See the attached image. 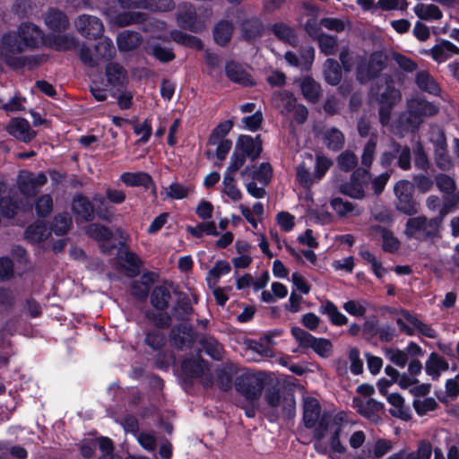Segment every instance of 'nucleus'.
<instances>
[{
    "mask_svg": "<svg viewBox=\"0 0 459 459\" xmlns=\"http://www.w3.org/2000/svg\"><path fill=\"white\" fill-rule=\"evenodd\" d=\"M243 37L247 40L262 36L263 24L260 20L254 18L245 21L241 26Z\"/></svg>",
    "mask_w": 459,
    "mask_h": 459,
    "instance_id": "nucleus-53",
    "label": "nucleus"
},
{
    "mask_svg": "<svg viewBox=\"0 0 459 459\" xmlns=\"http://www.w3.org/2000/svg\"><path fill=\"white\" fill-rule=\"evenodd\" d=\"M105 74L107 86L117 91H122L126 88L128 82L127 72L121 65L109 63L106 66Z\"/></svg>",
    "mask_w": 459,
    "mask_h": 459,
    "instance_id": "nucleus-17",
    "label": "nucleus"
},
{
    "mask_svg": "<svg viewBox=\"0 0 459 459\" xmlns=\"http://www.w3.org/2000/svg\"><path fill=\"white\" fill-rule=\"evenodd\" d=\"M233 25L227 21H221L217 23L213 30V38L220 46H225L231 39Z\"/></svg>",
    "mask_w": 459,
    "mask_h": 459,
    "instance_id": "nucleus-46",
    "label": "nucleus"
},
{
    "mask_svg": "<svg viewBox=\"0 0 459 459\" xmlns=\"http://www.w3.org/2000/svg\"><path fill=\"white\" fill-rule=\"evenodd\" d=\"M412 405L418 415L424 416L428 412L435 411L438 404L432 397L417 395L413 400Z\"/></svg>",
    "mask_w": 459,
    "mask_h": 459,
    "instance_id": "nucleus-54",
    "label": "nucleus"
},
{
    "mask_svg": "<svg viewBox=\"0 0 459 459\" xmlns=\"http://www.w3.org/2000/svg\"><path fill=\"white\" fill-rule=\"evenodd\" d=\"M155 281V274L148 272L144 273L140 280H135L132 282V294L134 297L140 300H145L150 292L151 285Z\"/></svg>",
    "mask_w": 459,
    "mask_h": 459,
    "instance_id": "nucleus-29",
    "label": "nucleus"
},
{
    "mask_svg": "<svg viewBox=\"0 0 459 459\" xmlns=\"http://www.w3.org/2000/svg\"><path fill=\"white\" fill-rule=\"evenodd\" d=\"M316 177V160L311 153H304L297 168V180L303 188H311Z\"/></svg>",
    "mask_w": 459,
    "mask_h": 459,
    "instance_id": "nucleus-16",
    "label": "nucleus"
},
{
    "mask_svg": "<svg viewBox=\"0 0 459 459\" xmlns=\"http://www.w3.org/2000/svg\"><path fill=\"white\" fill-rule=\"evenodd\" d=\"M51 45L57 51L73 50L79 46L76 38L71 35L54 36Z\"/></svg>",
    "mask_w": 459,
    "mask_h": 459,
    "instance_id": "nucleus-60",
    "label": "nucleus"
},
{
    "mask_svg": "<svg viewBox=\"0 0 459 459\" xmlns=\"http://www.w3.org/2000/svg\"><path fill=\"white\" fill-rule=\"evenodd\" d=\"M440 219H428L420 215L410 218L405 224L404 234L417 241L433 240L439 236Z\"/></svg>",
    "mask_w": 459,
    "mask_h": 459,
    "instance_id": "nucleus-5",
    "label": "nucleus"
},
{
    "mask_svg": "<svg viewBox=\"0 0 459 459\" xmlns=\"http://www.w3.org/2000/svg\"><path fill=\"white\" fill-rule=\"evenodd\" d=\"M233 126V124L230 120L223 121L220 123L211 133L207 143L209 145L217 144V143L221 141H230L226 139V135L230 133Z\"/></svg>",
    "mask_w": 459,
    "mask_h": 459,
    "instance_id": "nucleus-58",
    "label": "nucleus"
},
{
    "mask_svg": "<svg viewBox=\"0 0 459 459\" xmlns=\"http://www.w3.org/2000/svg\"><path fill=\"white\" fill-rule=\"evenodd\" d=\"M349 426L346 414L342 411L338 413H325L317 423V439L327 437L329 446H317V452L323 454H343L346 447L340 441V436Z\"/></svg>",
    "mask_w": 459,
    "mask_h": 459,
    "instance_id": "nucleus-1",
    "label": "nucleus"
},
{
    "mask_svg": "<svg viewBox=\"0 0 459 459\" xmlns=\"http://www.w3.org/2000/svg\"><path fill=\"white\" fill-rule=\"evenodd\" d=\"M353 404L359 414L373 422H377L380 419L378 413L384 407L383 403L369 397L354 398Z\"/></svg>",
    "mask_w": 459,
    "mask_h": 459,
    "instance_id": "nucleus-19",
    "label": "nucleus"
},
{
    "mask_svg": "<svg viewBox=\"0 0 459 459\" xmlns=\"http://www.w3.org/2000/svg\"><path fill=\"white\" fill-rule=\"evenodd\" d=\"M144 343L153 351H161L167 342V337L162 329H148L144 332Z\"/></svg>",
    "mask_w": 459,
    "mask_h": 459,
    "instance_id": "nucleus-37",
    "label": "nucleus"
},
{
    "mask_svg": "<svg viewBox=\"0 0 459 459\" xmlns=\"http://www.w3.org/2000/svg\"><path fill=\"white\" fill-rule=\"evenodd\" d=\"M377 134H373L368 141L365 143L361 153L362 169H369L373 164L377 151Z\"/></svg>",
    "mask_w": 459,
    "mask_h": 459,
    "instance_id": "nucleus-48",
    "label": "nucleus"
},
{
    "mask_svg": "<svg viewBox=\"0 0 459 459\" xmlns=\"http://www.w3.org/2000/svg\"><path fill=\"white\" fill-rule=\"evenodd\" d=\"M236 390L247 401L259 400L264 388V378L262 373L244 372L235 381Z\"/></svg>",
    "mask_w": 459,
    "mask_h": 459,
    "instance_id": "nucleus-8",
    "label": "nucleus"
},
{
    "mask_svg": "<svg viewBox=\"0 0 459 459\" xmlns=\"http://www.w3.org/2000/svg\"><path fill=\"white\" fill-rule=\"evenodd\" d=\"M438 110L433 102L420 97L412 98L407 101V110L399 116L397 125L392 130L399 135L404 131L412 132L419 128L424 117L434 116Z\"/></svg>",
    "mask_w": 459,
    "mask_h": 459,
    "instance_id": "nucleus-2",
    "label": "nucleus"
},
{
    "mask_svg": "<svg viewBox=\"0 0 459 459\" xmlns=\"http://www.w3.org/2000/svg\"><path fill=\"white\" fill-rule=\"evenodd\" d=\"M263 151V143L261 136L258 134L255 137L251 135L242 134L238 136L235 149L230 156V164L241 169L247 160L254 162L259 158Z\"/></svg>",
    "mask_w": 459,
    "mask_h": 459,
    "instance_id": "nucleus-4",
    "label": "nucleus"
},
{
    "mask_svg": "<svg viewBox=\"0 0 459 459\" xmlns=\"http://www.w3.org/2000/svg\"><path fill=\"white\" fill-rule=\"evenodd\" d=\"M7 132L16 139L30 143L36 137V132L30 128L29 122L25 118H13L6 126Z\"/></svg>",
    "mask_w": 459,
    "mask_h": 459,
    "instance_id": "nucleus-20",
    "label": "nucleus"
},
{
    "mask_svg": "<svg viewBox=\"0 0 459 459\" xmlns=\"http://www.w3.org/2000/svg\"><path fill=\"white\" fill-rule=\"evenodd\" d=\"M186 231L193 237L202 238L204 235L218 236L220 233L216 230L214 221H205L197 224L196 226H186Z\"/></svg>",
    "mask_w": 459,
    "mask_h": 459,
    "instance_id": "nucleus-61",
    "label": "nucleus"
},
{
    "mask_svg": "<svg viewBox=\"0 0 459 459\" xmlns=\"http://www.w3.org/2000/svg\"><path fill=\"white\" fill-rule=\"evenodd\" d=\"M48 236L47 225L42 221L30 225L25 230V238L30 242H41Z\"/></svg>",
    "mask_w": 459,
    "mask_h": 459,
    "instance_id": "nucleus-50",
    "label": "nucleus"
},
{
    "mask_svg": "<svg viewBox=\"0 0 459 459\" xmlns=\"http://www.w3.org/2000/svg\"><path fill=\"white\" fill-rule=\"evenodd\" d=\"M448 368V362L436 352L430 353L425 363V371L433 380L437 379Z\"/></svg>",
    "mask_w": 459,
    "mask_h": 459,
    "instance_id": "nucleus-32",
    "label": "nucleus"
},
{
    "mask_svg": "<svg viewBox=\"0 0 459 459\" xmlns=\"http://www.w3.org/2000/svg\"><path fill=\"white\" fill-rule=\"evenodd\" d=\"M18 30L26 49L37 48L42 44L43 33L38 26L24 22L18 27Z\"/></svg>",
    "mask_w": 459,
    "mask_h": 459,
    "instance_id": "nucleus-18",
    "label": "nucleus"
},
{
    "mask_svg": "<svg viewBox=\"0 0 459 459\" xmlns=\"http://www.w3.org/2000/svg\"><path fill=\"white\" fill-rule=\"evenodd\" d=\"M415 83L420 91L428 92L431 95L437 96L441 91L437 82L430 74V73L426 70H421L416 73Z\"/></svg>",
    "mask_w": 459,
    "mask_h": 459,
    "instance_id": "nucleus-28",
    "label": "nucleus"
},
{
    "mask_svg": "<svg viewBox=\"0 0 459 459\" xmlns=\"http://www.w3.org/2000/svg\"><path fill=\"white\" fill-rule=\"evenodd\" d=\"M344 135L337 128L333 127L325 131L324 134V142L329 149L333 151L340 150L344 145Z\"/></svg>",
    "mask_w": 459,
    "mask_h": 459,
    "instance_id": "nucleus-55",
    "label": "nucleus"
},
{
    "mask_svg": "<svg viewBox=\"0 0 459 459\" xmlns=\"http://www.w3.org/2000/svg\"><path fill=\"white\" fill-rule=\"evenodd\" d=\"M388 403L393 406L390 413L396 418L407 420L410 419V410L404 405V399L397 393L387 396Z\"/></svg>",
    "mask_w": 459,
    "mask_h": 459,
    "instance_id": "nucleus-41",
    "label": "nucleus"
},
{
    "mask_svg": "<svg viewBox=\"0 0 459 459\" xmlns=\"http://www.w3.org/2000/svg\"><path fill=\"white\" fill-rule=\"evenodd\" d=\"M144 316L154 325V328L165 329L170 326L172 316L168 313L154 312L148 309L144 312Z\"/></svg>",
    "mask_w": 459,
    "mask_h": 459,
    "instance_id": "nucleus-62",
    "label": "nucleus"
},
{
    "mask_svg": "<svg viewBox=\"0 0 459 459\" xmlns=\"http://www.w3.org/2000/svg\"><path fill=\"white\" fill-rule=\"evenodd\" d=\"M370 179L369 169L357 168L351 174L350 180L340 185L339 191L351 198L361 200L366 197V189L369 186Z\"/></svg>",
    "mask_w": 459,
    "mask_h": 459,
    "instance_id": "nucleus-7",
    "label": "nucleus"
},
{
    "mask_svg": "<svg viewBox=\"0 0 459 459\" xmlns=\"http://www.w3.org/2000/svg\"><path fill=\"white\" fill-rule=\"evenodd\" d=\"M403 315L406 321L413 327V331L417 330L420 334L429 339H436L437 337V331L431 325L425 324L408 311L403 310Z\"/></svg>",
    "mask_w": 459,
    "mask_h": 459,
    "instance_id": "nucleus-42",
    "label": "nucleus"
},
{
    "mask_svg": "<svg viewBox=\"0 0 459 459\" xmlns=\"http://www.w3.org/2000/svg\"><path fill=\"white\" fill-rule=\"evenodd\" d=\"M395 208L406 214L414 215L418 212L419 204L414 199V185L406 179H401L394 186Z\"/></svg>",
    "mask_w": 459,
    "mask_h": 459,
    "instance_id": "nucleus-9",
    "label": "nucleus"
},
{
    "mask_svg": "<svg viewBox=\"0 0 459 459\" xmlns=\"http://www.w3.org/2000/svg\"><path fill=\"white\" fill-rule=\"evenodd\" d=\"M435 181L438 190L446 195V204L450 206H457L459 204V191L456 190L454 178L446 174H438L436 176Z\"/></svg>",
    "mask_w": 459,
    "mask_h": 459,
    "instance_id": "nucleus-22",
    "label": "nucleus"
},
{
    "mask_svg": "<svg viewBox=\"0 0 459 459\" xmlns=\"http://www.w3.org/2000/svg\"><path fill=\"white\" fill-rule=\"evenodd\" d=\"M368 306V302L361 299L348 300L342 305V307L351 316L362 317L367 313Z\"/></svg>",
    "mask_w": 459,
    "mask_h": 459,
    "instance_id": "nucleus-63",
    "label": "nucleus"
},
{
    "mask_svg": "<svg viewBox=\"0 0 459 459\" xmlns=\"http://www.w3.org/2000/svg\"><path fill=\"white\" fill-rule=\"evenodd\" d=\"M77 31L84 38L91 39L102 35L104 26L100 19L89 14H82L75 21Z\"/></svg>",
    "mask_w": 459,
    "mask_h": 459,
    "instance_id": "nucleus-14",
    "label": "nucleus"
},
{
    "mask_svg": "<svg viewBox=\"0 0 459 459\" xmlns=\"http://www.w3.org/2000/svg\"><path fill=\"white\" fill-rule=\"evenodd\" d=\"M422 54L430 56L438 64L444 63L454 55L459 54V48L448 40H441L429 49L421 51Z\"/></svg>",
    "mask_w": 459,
    "mask_h": 459,
    "instance_id": "nucleus-21",
    "label": "nucleus"
},
{
    "mask_svg": "<svg viewBox=\"0 0 459 459\" xmlns=\"http://www.w3.org/2000/svg\"><path fill=\"white\" fill-rule=\"evenodd\" d=\"M225 74L228 79L242 86H251L254 81L251 75L246 71L242 65L230 61L225 65Z\"/></svg>",
    "mask_w": 459,
    "mask_h": 459,
    "instance_id": "nucleus-26",
    "label": "nucleus"
},
{
    "mask_svg": "<svg viewBox=\"0 0 459 459\" xmlns=\"http://www.w3.org/2000/svg\"><path fill=\"white\" fill-rule=\"evenodd\" d=\"M324 74L329 84L337 85L342 78V71L338 62L333 59H327L325 64Z\"/></svg>",
    "mask_w": 459,
    "mask_h": 459,
    "instance_id": "nucleus-56",
    "label": "nucleus"
},
{
    "mask_svg": "<svg viewBox=\"0 0 459 459\" xmlns=\"http://www.w3.org/2000/svg\"><path fill=\"white\" fill-rule=\"evenodd\" d=\"M177 20L180 27L194 32H198L204 28V21L197 18L195 7L188 3L178 6Z\"/></svg>",
    "mask_w": 459,
    "mask_h": 459,
    "instance_id": "nucleus-13",
    "label": "nucleus"
},
{
    "mask_svg": "<svg viewBox=\"0 0 459 459\" xmlns=\"http://www.w3.org/2000/svg\"><path fill=\"white\" fill-rule=\"evenodd\" d=\"M206 368L204 360L200 356L186 359L182 362V370L189 377H200Z\"/></svg>",
    "mask_w": 459,
    "mask_h": 459,
    "instance_id": "nucleus-39",
    "label": "nucleus"
},
{
    "mask_svg": "<svg viewBox=\"0 0 459 459\" xmlns=\"http://www.w3.org/2000/svg\"><path fill=\"white\" fill-rule=\"evenodd\" d=\"M72 211L76 220L80 221H91L94 219V207L88 197L75 195L72 200Z\"/></svg>",
    "mask_w": 459,
    "mask_h": 459,
    "instance_id": "nucleus-23",
    "label": "nucleus"
},
{
    "mask_svg": "<svg viewBox=\"0 0 459 459\" xmlns=\"http://www.w3.org/2000/svg\"><path fill=\"white\" fill-rule=\"evenodd\" d=\"M1 40L4 61L8 66L13 69H21L26 65L31 66L32 61L35 62L34 65H37L35 57L19 56V54L26 50V48L21 39L18 30L17 31L4 33L1 37Z\"/></svg>",
    "mask_w": 459,
    "mask_h": 459,
    "instance_id": "nucleus-3",
    "label": "nucleus"
},
{
    "mask_svg": "<svg viewBox=\"0 0 459 459\" xmlns=\"http://www.w3.org/2000/svg\"><path fill=\"white\" fill-rule=\"evenodd\" d=\"M94 53L98 65L101 61H108L113 58L116 53L115 47L110 39L104 38L95 46Z\"/></svg>",
    "mask_w": 459,
    "mask_h": 459,
    "instance_id": "nucleus-45",
    "label": "nucleus"
},
{
    "mask_svg": "<svg viewBox=\"0 0 459 459\" xmlns=\"http://www.w3.org/2000/svg\"><path fill=\"white\" fill-rule=\"evenodd\" d=\"M321 312L325 314L334 325L341 326L348 323L346 316L341 313L332 301H325L321 307Z\"/></svg>",
    "mask_w": 459,
    "mask_h": 459,
    "instance_id": "nucleus-49",
    "label": "nucleus"
},
{
    "mask_svg": "<svg viewBox=\"0 0 459 459\" xmlns=\"http://www.w3.org/2000/svg\"><path fill=\"white\" fill-rule=\"evenodd\" d=\"M169 339L172 346L184 350L191 347L195 341V336L190 325L179 324L171 329Z\"/></svg>",
    "mask_w": 459,
    "mask_h": 459,
    "instance_id": "nucleus-15",
    "label": "nucleus"
},
{
    "mask_svg": "<svg viewBox=\"0 0 459 459\" xmlns=\"http://www.w3.org/2000/svg\"><path fill=\"white\" fill-rule=\"evenodd\" d=\"M284 57L287 63L290 65L298 66L302 71H308L311 69L314 62V48L313 47L302 48L299 56L294 53L288 51L285 53Z\"/></svg>",
    "mask_w": 459,
    "mask_h": 459,
    "instance_id": "nucleus-25",
    "label": "nucleus"
},
{
    "mask_svg": "<svg viewBox=\"0 0 459 459\" xmlns=\"http://www.w3.org/2000/svg\"><path fill=\"white\" fill-rule=\"evenodd\" d=\"M72 225V217L68 212H62L55 216L52 230L57 236L65 235Z\"/></svg>",
    "mask_w": 459,
    "mask_h": 459,
    "instance_id": "nucleus-64",
    "label": "nucleus"
},
{
    "mask_svg": "<svg viewBox=\"0 0 459 459\" xmlns=\"http://www.w3.org/2000/svg\"><path fill=\"white\" fill-rule=\"evenodd\" d=\"M385 56L380 52L370 55L368 60H361L357 66V79L360 82H366L377 77L384 69Z\"/></svg>",
    "mask_w": 459,
    "mask_h": 459,
    "instance_id": "nucleus-12",
    "label": "nucleus"
},
{
    "mask_svg": "<svg viewBox=\"0 0 459 459\" xmlns=\"http://www.w3.org/2000/svg\"><path fill=\"white\" fill-rule=\"evenodd\" d=\"M396 160L397 166L403 170L411 167V152L409 146L402 145L396 141H391L379 157V164L384 169H389Z\"/></svg>",
    "mask_w": 459,
    "mask_h": 459,
    "instance_id": "nucleus-6",
    "label": "nucleus"
},
{
    "mask_svg": "<svg viewBox=\"0 0 459 459\" xmlns=\"http://www.w3.org/2000/svg\"><path fill=\"white\" fill-rule=\"evenodd\" d=\"M273 176V169L270 163L263 162L257 169H255L254 166L247 165L241 171L240 177L243 178H251L254 180H257L264 186L269 184Z\"/></svg>",
    "mask_w": 459,
    "mask_h": 459,
    "instance_id": "nucleus-27",
    "label": "nucleus"
},
{
    "mask_svg": "<svg viewBox=\"0 0 459 459\" xmlns=\"http://www.w3.org/2000/svg\"><path fill=\"white\" fill-rule=\"evenodd\" d=\"M273 101L276 108L282 115L291 114L293 108H295V105L297 104V100L293 94L287 91L274 93Z\"/></svg>",
    "mask_w": 459,
    "mask_h": 459,
    "instance_id": "nucleus-36",
    "label": "nucleus"
},
{
    "mask_svg": "<svg viewBox=\"0 0 459 459\" xmlns=\"http://www.w3.org/2000/svg\"><path fill=\"white\" fill-rule=\"evenodd\" d=\"M120 180L127 186H143L149 188L153 185L151 175L143 171L124 172L120 176Z\"/></svg>",
    "mask_w": 459,
    "mask_h": 459,
    "instance_id": "nucleus-33",
    "label": "nucleus"
},
{
    "mask_svg": "<svg viewBox=\"0 0 459 459\" xmlns=\"http://www.w3.org/2000/svg\"><path fill=\"white\" fill-rule=\"evenodd\" d=\"M372 93L377 95V101L380 105L394 107L401 100V92L394 87V81L390 76L380 78L377 86L372 88Z\"/></svg>",
    "mask_w": 459,
    "mask_h": 459,
    "instance_id": "nucleus-11",
    "label": "nucleus"
},
{
    "mask_svg": "<svg viewBox=\"0 0 459 459\" xmlns=\"http://www.w3.org/2000/svg\"><path fill=\"white\" fill-rule=\"evenodd\" d=\"M331 206L341 217H345L349 214L359 215L360 211L356 208V205L349 201H344L340 197H335L331 201Z\"/></svg>",
    "mask_w": 459,
    "mask_h": 459,
    "instance_id": "nucleus-57",
    "label": "nucleus"
},
{
    "mask_svg": "<svg viewBox=\"0 0 459 459\" xmlns=\"http://www.w3.org/2000/svg\"><path fill=\"white\" fill-rule=\"evenodd\" d=\"M272 32L280 40L290 45H294L297 41L294 30L283 22L275 23L271 27Z\"/></svg>",
    "mask_w": 459,
    "mask_h": 459,
    "instance_id": "nucleus-52",
    "label": "nucleus"
},
{
    "mask_svg": "<svg viewBox=\"0 0 459 459\" xmlns=\"http://www.w3.org/2000/svg\"><path fill=\"white\" fill-rule=\"evenodd\" d=\"M48 182V177L44 172L34 174L22 170L17 178V186L21 194L24 196H35L39 189Z\"/></svg>",
    "mask_w": 459,
    "mask_h": 459,
    "instance_id": "nucleus-10",
    "label": "nucleus"
},
{
    "mask_svg": "<svg viewBox=\"0 0 459 459\" xmlns=\"http://www.w3.org/2000/svg\"><path fill=\"white\" fill-rule=\"evenodd\" d=\"M233 365H226L217 370V385L221 391L227 392L232 387Z\"/></svg>",
    "mask_w": 459,
    "mask_h": 459,
    "instance_id": "nucleus-59",
    "label": "nucleus"
},
{
    "mask_svg": "<svg viewBox=\"0 0 459 459\" xmlns=\"http://www.w3.org/2000/svg\"><path fill=\"white\" fill-rule=\"evenodd\" d=\"M413 12L419 19L429 22L440 21L443 18L442 11L434 4L418 3L413 7Z\"/></svg>",
    "mask_w": 459,
    "mask_h": 459,
    "instance_id": "nucleus-31",
    "label": "nucleus"
},
{
    "mask_svg": "<svg viewBox=\"0 0 459 459\" xmlns=\"http://www.w3.org/2000/svg\"><path fill=\"white\" fill-rule=\"evenodd\" d=\"M303 422L307 429L312 430L313 437H316V399L313 397L304 398Z\"/></svg>",
    "mask_w": 459,
    "mask_h": 459,
    "instance_id": "nucleus-40",
    "label": "nucleus"
},
{
    "mask_svg": "<svg viewBox=\"0 0 459 459\" xmlns=\"http://www.w3.org/2000/svg\"><path fill=\"white\" fill-rule=\"evenodd\" d=\"M370 234L373 236H380L382 238V247L385 252L393 253L398 250L400 242L387 229L379 225L372 226L370 228Z\"/></svg>",
    "mask_w": 459,
    "mask_h": 459,
    "instance_id": "nucleus-34",
    "label": "nucleus"
},
{
    "mask_svg": "<svg viewBox=\"0 0 459 459\" xmlns=\"http://www.w3.org/2000/svg\"><path fill=\"white\" fill-rule=\"evenodd\" d=\"M193 313V307L186 295L180 296L171 310V316L178 320H187Z\"/></svg>",
    "mask_w": 459,
    "mask_h": 459,
    "instance_id": "nucleus-43",
    "label": "nucleus"
},
{
    "mask_svg": "<svg viewBox=\"0 0 459 459\" xmlns=\"http://www.w3.org/2000/svg\"><path fill=\"white\" fill-rule=\"evenodd\" d=\"M240 169L229 163L222 180L221 192L229 196L233 202L239 201L242 198V193L237 186L234 173Z\"/></svg>",
    "mask_w": 459,
    "mask_h": 459,
    "instance_id": "nucleus-24",
    "label": "nucleus"
},
{
    "mask_svg": "<svg viewBox=\"0 0 459 459\" xmlns=\"http://www.w3.org/2000/svg\"><path fill=\"white\" fill-rule=\"evenodd\" d=\"M171 294L164 285L155 286L150 293V302L158 311H164L169 307Z\"/></svg>",
    "mask_w": 459,
    "mask_h": 459,
    "instance_id": "nucleus-30",
    "label": "nucleus"
},
{
    "mask_svg": "<svg viewBox=\"0 0 459 459\" xmlns=\"http://www.w3.org/2000/svg\"><path fill=\"white\" fill-rule=\"evenodd\" d=\"M170 38L173 41L178 44L198 50L202 49L204 47L203 42L199 38L181 30H174L170 31Z\"/></svg>",
    "mask_w": 459,
    "mask_h": 459,
    "instance_id": "nucleus-47",
    "label": "nucleus"
},
{
    "mask_svg": "<svg viewBox=\"0 0 459 459\" xmlns=\"http://www.w3.org/2000/svg\"><path fill=\"white\" fill-rule=\"evenodd\" d=\"M142 43V37L138 32L126 30L117 37V46L120 50L129 51L136 48Z\"/></svg>",
    "mask_w": 459,
    "mask_h": 459,
    "instance_id": "nucleus-44",
    "label": "nucleus"
},
{
    "mask_svg": "<svg viewBox=\"0 0 459 459\" xmlns=\"http://www.w3.org/2000/svg\"><path fill=\"white\" fill-rule=\"evenodd\" d=\"M291 334L303 350L312 349L316 351V338L306 330L294 326L291 328Z\"/></svg>",
    "mask_w": 459,
    "mask_h": 459,
    "instance_id": "nucleus-51",
    "label": "nucleus"
},
{
    "mask_svg": "<svg viewBox=\"0 0 459 459\" xmlns=\"http://www.w3.org/2000/svg\"><path fill=\"white\" fill-rule=\"evenodd\" d=\"M46 25L52 30L62 31L69 25L66 14L57 9H50L44 17Z\"/></svg>",
    "mask_w": 459,
    "mask_h": 459,
    "instance_id": "nucleus-35",
    "label": "nucleus"
},
{
    "mask_svg": "<svg viewBox=\"0 0 459 459\" xmlns=\"http://www.w3.org/2000/svg\"><path fill=\"white\" fill-rule=\"evenodd\" d=\"M199 343L207 355L215 360H221L224 353L223 347L212 336L204 335L200 338Z\"/></svg>",
    "mask_w": 459,
    "mask_h": 459,
    "instance_id": "nucleus-38",
    "label": "nucleus"
}]
</instances>
